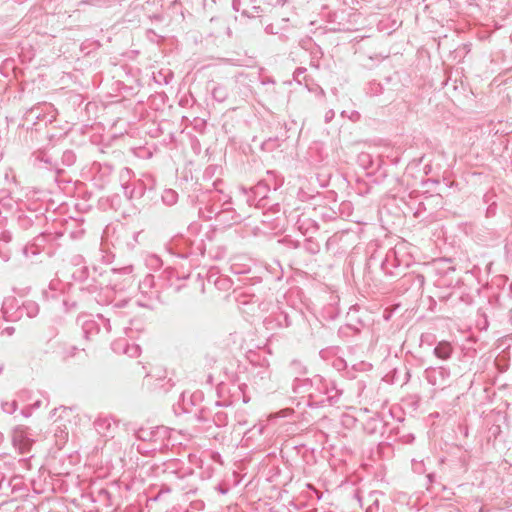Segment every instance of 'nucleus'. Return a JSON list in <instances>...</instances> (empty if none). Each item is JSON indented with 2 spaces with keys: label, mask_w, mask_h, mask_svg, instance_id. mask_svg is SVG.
<instances>
[{
  "label": "nucleus",
  "mask_w": 512,
  "mask_h": 512,
  "mask_svg": "<svg viewBox=\"0 0 512 512\" xmlns=\"http://www.w3.org/2000/svg\"><path fill=\"white\" fill-rule=\"evenodd\" d=\"M450 347L447 344H440L438 347H436L435 352L438 357L442 359H446L449 356L450 353Z\"/></svg>",
  "instance_id": "nucleus-1"
}]
</instances>
